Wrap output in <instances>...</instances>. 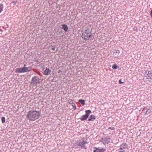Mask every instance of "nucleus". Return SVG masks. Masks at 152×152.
Here are the masks:
<instances>
[{
  "label": "nucleus",
  "mask_w": 152,
  "mask_h": 152,
  "mask_svg": "<svg viewBox=\"0 0 152 152\" xmlns=\"http://www.w3.org/2000/svg\"><path fill=\"white\" fill-rule=\"evenodd\" d=\"M110 138L109 137H102L101 141L104 145L108 144L110 141Z\"/></svg>",
  "instance_id": "obj_7"
},
{
  "label": "nucleus",
  "mask_w": 152,
  "mask_h": 152,
  "mask_svg": "<svg viewBox=\"0 0 152 152\" xmlns=\"http://www.w3.org/2000/svg\"><path fill=\"white\" fill-rule=\"evenodd\" d=\"M62 28L64 30L65 32H66L68 30V27L65 24H63L62 25Z\"/></svg>",
  "instance_id": "obj_13"
},
{
  "label": "nucleus",
  "mask_w": 152,
  "mask_h": 152,
  "mask_svg": "<svg viewBox=\"0 0 152 152\" xmlns=\"http://www.w3.org/2000/svg\"><path fill=\"white\" fill-rule=\"evenodd\" d=\"M79 102H80L83 105L85 104V102L84 100L83 99H80Z\"/></svg>",
  "instance_id": "obj_14"
},
{
  "label": "nucleus",
  "mask_w": 152,
  "mask_h": 152,
  "mask_svg": "<svg viewBox=\"0 0 152 152\" xmlns=\"http://www.w3.org/2000/svg\"><path fill=\"white\" fill-rule=\"evenodd\" d=\"M94 148L95 149L94 150V152H104L106 150L105 148H102L99 149V148H96V147H94Z\"/></svg>",
  "instance_id": "obj_10"
},
{
  "label": "nucleus",
  "mask_w": 152,
  "mask_h": 152,
  "mask_svg": "<svg viewBox=\"0 0 152 152\" xmlns=\"http://www.w3.org/2000/svg\"><path fill=\"white\" fill-rule=\"evenodd\" d=\"M30 67H23L17 68L15 72L18 73H22L26 72H29L30 71Z\"/></svg>",
  "instance_id": "obj_3"
},
{
  "label": "nucleus",
  "mask_w": 152,
  "mask_h": 152,
  "mask_svg": "<svg viewBox=\"0 0 152 152\" xmlns=\"http://www.w3.org/2000/svg\"><path fill=\"white\" fill-rule=\"evenodd\" d=\"M120 51L119 50H117L115 52L113 53V55H114L115 54H116L117 53L118 54L120 53Z\"/></svg>",
  "instance_id": "obj_19"
},
{
  "label": "nucleus",
  "mask_w": 152,
  "mask_h": 152,
  "mask_svg": "<svg viewBox=\"0 0 152 152\" xmlns=\"http://www.w3.org/2000/svg\"><path fill=\"white\" fill-rule=\"evenodd\" d=\"M26 66V65L25 64H24L23 66H24V67H25Z\"/></svg>",
  "instance_id": "obj_29"
},
{
  "label": "nucleus",
  "mask_w": 152,
  "mask_h": 152,
  "mask_svg": "<svg viewBox=\"0 0 152 152\" xmlns=\"http://www.w3.org/2000/svg\"><path fill=\"white\" fill-rule=\"evenodd\" d=\"M61 71L60 70H59L58 71V73H59L60 72H61Z\"/></svg>",
  "instance_id": "obj_27"
},
{
  "label": "nucleus",
  "mask_w": 152,
  "mask_h": 152,
  "mask_svg": "<svg viewBox=\"0 0 152 152\" xmlns=\"http://www.w3.org/2000/svg\"><path fill=\"white\" fill-rule=\"evenodd\" d=\"M151 15V16L152 17V10L151 11V13H150Z\"/></svg>",
  "instance_id": "obj_25"
},
{
  "label": "nucleus",
  "mask_w": 152,
  "mask_h": 152,
  "mask_svg": "<svg viewBox=\"0 0 152 152\" xmlns=\"http://www.w3.org/2000/svg\"><path fill=\"white\" fill-rule=\"evenodd\" d=\"M124 83L123 82L121 81V79L119 80V83L120 84H122Z\"/></svg>",
  "instance_id": "obj_21"
},
{
  "label": "nucleus",
  "mask_w": 152,
  "mask_h": 152,
  "mask_svg": "<svg viewBox=\"0 0 152 152\" xmlns=\"http://www.w3.org/2000/svg\"><path fill=\"white\" fill-rule=\"evenodd\" d=\"M145 76L148 79H152V70L147 71L145 72Z\"/></svg>",
  "instance_id": "obj_8"
},
{
  "label": "nucleus",
  "mask_w": 152,
  "mask_h": 152,
  "mask_svg": "<svg viewBox=\"0 0 152 152\" xmlns=\"http://www.w3.org/2000/svg\"><path fill=\"white\" fill-rule=\"evenodd\" d=\"M40 113V112L38 111L31 110L28 112L26 117L29 121H34L39 118Z\"/></svg>",
  "instance_id": "obj_1"
},
{
  "label": "nucleus",
  "mask_w": 152,
  "mask_h": 152,
  "mask_svg": "<svg viewBox=\"0 0 152 152\" xmlns=\"http://www.w3.org/2000/svg\"><path fill=\"white\" fill-rule=\"evenodd\" d=\"M55 48L54 47H53L51 49L52 50H55Z\"/></svg>",
  "instance_id": "obj_24"
},
{
  "label": "nucleus",
  "mask_w": 152,
  "mask_h": 152,
  "mask_svg": "<svg viewBox=\"0 0 152 152\" xmlns=\"http://www.w3.org/2000/svg\"><path fill=\"white\" fill-rule=\"evenodd\" d=\"M72 106L73 107V106H74V104H72Z\"/></svg>",
  "instance_id": "obj_28"
},
{
  "label": "nucleus",
  "mask_w": 152,
  "mask_h": 152,
  "mask_svg": "<svg viewBox=\"0 0 152 152\" xmlns=\"http://www.w3.org/2000/svg\"><path fill=\"white\" fill-rule=\"evenodd\" d=\"M112 68L113 69H117L118 67L117 65L115 64H113L112 66Z\"/></svg>",
  "instance_id": "obj_16"
},
{
  "label": "nucleus",
  "mask_w": 152,
  "mask_h": 152,
  "mask_svg": "<svg viewBox=\"0 0 152 152\" xmlns=\"http://www.w3.org/2000/svg\"><path fill=\"white\" fill-rule=\"evenodd\" d=\"M88 142L87 141L83 140L77 142V145L80 148L84 149H86L87 147L86 146V144H88Z\"/></svg>",
  "instance_id": "obj_4"
},
{
  "label": "nucleus",
  "mask_w": 152,
  "mask_h": 152,
  "mask_svg": "<svg viewBox=\"0 0 152 152\" xmlns=\"http://www.w3.org/2000/svg\"><path fill=\"white\" fill-rule=\"evenodd\" d=\"M12 3L16 5V2L15 1H13L12 2Z\"/></svg>",
  "instance_id": "obj_26"
},
{
  "label": "nucleus",
  "mask_w": 152,
  "mask_h": 152,
  "mask_svg": "<svg viewBox=\"0 0 152 152\" xmlns=\"http://www.w3.org/2000/svg\"><path fill=\"white\" fill-rule=\"evenodd\" d=\"M118 57V55L116 54H115L114 55V57L115 58H117Z\"/></svg>",
  "instance_id": "obj_23"
},
{
  "label": "nucleus",
  "mask_w": 152,
  "mask_h": 152,
  "mask_svg": "<svg viewBox=\"0 0 152 152\" xmlns=\"http://www.w3.org/2000/svg\"><path fill=\"white\" fill-rule=\"evenodd\" d=\"M40 80L37 76H34L32 78L31 83L34 85L36 86L39 84L40 82Z\"/></svg>",
  "instance_id": "obj_6"
},
{
  "label": "nucleus",
  "mask_w": 152,
  "mask_h": 152,
  "mask_svg": "<svg viewBox=\"0 0 152 152\" xmlns=\"http://www.w3.org/2000/svg\"><path fill=\"white\" fill-rule=\"evenodd\" d=\"M108 129H110L111 130H113L114 129V128L113 127H110L108 128Z\"/></svg>",
  "instance_id": "obj_22"
},
{
  "label": "nucleus",
  "mask_w": 152,
  "mask_h": 152,
  "mask_svg": "<svg viewBox=\"0 0 152 152\" xmlns=\"http://www.w3.org/2000/svg\"><path fill=\"white\" fill-rule=\"evenodd\" d=\"M86 114L83 115L79 118L81 121L86 120L90 114L91 113V111L90 110H86L85 111Z\"/></svg>",
  "instance_id": "obj_5"
},
{
  "label": "nucleus",
  "mask_w": 152,
  "mask_h": 152,
  "mask_svg": "<svg viewBox=\"0 0 152 152\" xmlns=\"http://www.w3.org/2000/svg\"><path fill=\"white\" fill-rule=\"evenodd\" d=\"M151 110H150L148 109L147 110L145 114H149L151 113Z\"/></svg>",
  "instance_id": "obj_18"
},
{
  "label": "nucleus",
  "mask_w": 152,
  "mask_h": 152,
  "mask_svg": "<svg viewBox=\"0 0 152 152\" xmlns=\"http://www.w3.org/2000/svg\"><path fill=\"white\" fill-rule=\"evenodd\" d=\"M2 31V30L0 29V31Z\"/></svg>",
  "instance_id": "obj_30"
},
{
  "label": "nucleus",
  "mask_w": 152,
  "mask_h": 152,
  "mask_svg": "<svg viewBox=\"0 0 152 152\" xmlns=\"http://www.w3.org/2000/svg\"><path fill=\"white\" fill-rule=\"evenodd\" d=\"M128 145L126 143H124L121 144L120 145V148L119 149L124 151V150H125H125L126 149H128Z\"/></svg>",
  "instance_id": "obj_9"
},
{
  "label": "nucleus",
  "mask_w": 152,
  "mask_h": 152,
  "mask_svg": "<svg viewBox=\"0 0 152 152\" xmlns=\"http://www.w3.org/2000/svg\"><path fill=\"white\" fill-rule=\"evenodd\" d=\"M96 118L95 116L94 115H90V118L88 119V121H93Z\"/></svg>",
  "instance_id": "obj_12"
},
{
  "label": "nucleus",
  "mask_w": 152,
  "mask_h": 152,
  "mask_svg": "<svg viewBox=\"0 0 152 152\" xmlns=\"http://www.w3.org/2000/svg\"><path fill=\"white\" fill-rule=\"evenodd\" d=\"M3 4H0V13L3 11Z\"/></svg>",
  "instance_id": "obj_15"
},
{
  "label": "nucleus",
  "mask_w": 152,
  "mask_h": 152,
  "mask_svg": "<svg viewBox=\"0 0 152 152\" xmlns=\"http://www.w3.org/2000/svg\"><path fill=\"white\" fill-rule=\"evenodd\" d=\"M1 122L2 123H5V119L4 117H2L1 118Z\"/></svg>",
  "instance_id": "obj_17"
},
{
  "label": "nucleus",
  "mask_w": 152,
  "mask_h": 152,
  "mask_svg": "<svg viewBox=\"0 0 152 152\" xmlns=\"http://www.w3.org/2000/svg\"><path fill=\"white\" fill-rule=\"evenodd\" d=\"M51 72V70L49 68H47L44 71V74L45 75H48L50 74Z\"/></svg>",
  "instance_id": "obj_11"
},
{
  "label": "nucleus",
  "mask_w": 152,
  "mask_h": 152,
  "mask_svg": "<svg viewBox=\"0 0 152 152\" xmlns=\"http://www.w3.org/2000/svg\"><path fill=\"white\" fill-rule=\"evenodd\" d=\"M91 36V34L88 29L86 30L82 34V38L85 40H89Z\"/></svg>",
  "instance_id": "obj_2"
},
{
  "label": "nucleus",
  "mask_w": 152,
  "mask_h": 152,
  "mask_svg": "<svg viewBox=\"0 0 152 152\" xmlns=\"http://www.w3.org/2000/svg\"><path fill=\"white\" fill-rule=\"evenodd\" d=\"M72 104H74V106H73V109L74 110H76V106H75V104L74 103L72 102Z\"/></svg>",
  "instance_id": "obj_20"
}]
</instances>
